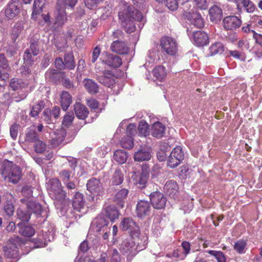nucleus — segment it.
Returning a JSON list of instances; mask_svg holds the SVG:
<instances>
[{
    "mask_svg": "<svg viewBox=\"0 0 262 262\" xmlns=\"http://www.w3.org/2000/svg\"><path fill=\"white\" fill-rule=\"evenodd\" d=\"M149 178V170L146 168H142V171L141 174L137 177L136 183L140 188L145 187L147 180Z\"/></svg>",
    "mask_w": 262,
    "mask_h": 262,
    "instance_id": "nucleus-28",
    "label": "nucleus"
},
{
    "mask_svg": "<svg viewBox=\"0 0 262 262\" xmlns=\"http://www.w3.org/2000/svg\"><path fill=\"white\" fill-rule=\"evenodd\" d=\"M165 4L167 8L172 11L177 10L178 7L177 0H165Z\"/></svg>",
    "mask_w": 262,
    "mask_h": 262,
    "instance_id": "nucleus-58",
    "label": "nucleus"
},
{
    "mask_svg": "<svg viewBox=\"0 0 262 262\" xmlns=\"http://www.w3.org/2000/svg\"><path fill=\"white\" fill-rule=\"evenodd\" d=\"M39 48L38 42L36 41H31L29 48L26 49L24 55V59L27 64H31L33 60L32 56H36L38 54Z\"/></svg>",
    "mask_w": 262,
    "mask_h": 262,
    "instance_id": "nucleus-8",
    "label": "nucleus"
},
{
    "mask_svg": "<svg viewBox=\"0 0 262 262\" xmlns=\"http://www.w3.org/2000/svg\"><path fill=\"white\" fill-rule=\"evenodd\" d=\"M148 125L144 121H141L138 126V134L140 136L145 137L148 134Z\"/></svg>",
    "mask_w": 262,
    "mask_h": 262,
    "instance_id": "nucleus-47",
    "label": "nucleus"
},
{
    "mask_svg": "<svg viewBox=\"0 0 262 262\" xmlns=\"http://www.w3.org/2000/svg\"><path fill=\"white\" fill-rule=\"evenodd\" d=\"M20 4L18 1H13L8 4L5 10V15L8 19H12L19 12Z\"/></svg>",
    "mask_w": 262,
    "mask_h": 262,
    "instance_id": "nucleus-12",
    "label": "nucleus"
},
{
    "mask_svg": "<svg viewBox=\"0 0 262 262\" xmlns=\"http://www.w3.org/2000/svg\"><path fill=\"white\" fill-rule=\"evenodd\" d=\"M113 159L119 164H123L127 159V152L123 150H117L114 152Z\"/></svg>",
    "mask_w": 262,
    "mask_h": 262,
    "instance_id": "nucleus-35",
    "label": "nucleus"
},
{
    "mask_svg": "<svg viewBox=\"0 0 262 262\" xmlns=\"http://www.w3.org/2000/svg\"><path fill=\"white\" fill-rule=\"evenodd\" d=\"M196 6L201 9L205 10L208 7L206 0H193Z\"/></svg>",
    "mask_w": 262,
    "mask_h": 262,
    "instance_id": "nucleus-63",
    "label": "nucleus"
},
{
    "mask_svg": "<svg viewBox=\"0 0 262 262\" xmlns=\"http://www.w3.org/2000/svg\"><path fill=\"white\" fill-rule=\"evenodd\" d=\"M35 150L37 153H42L46 149V145L42 141L37 140L34 144Z\"/></svg>",
    "mask_w": 262,
    "mask_h": 262,
    "instance_id": "nucleus-53",
    "label": "nucleus"
},
{
    "mask_svg": "<svg viewBox=\"0 0 262 262\" xmlns=\"http://www.w3.org/2000/svg\"><path fill=\"white\" fill-rule=\"evenodd\" d=\"M105 214L111 221L114 222L119 217L118 210L114 206H110L105 208Z\"/></svg>",
    "mask_w": 262,
    "mask_h": 262,
    "instance_id": "nucleus-36",
    "label": "nucleus"
},
{
    "mask_svg": "<svg viewBox=\"0 0 262 262\" xmlns=\"http://www.w3.org/2000/svg\"><path fill=\"white\" fill-rule=\"evenodd\" d=\"M128 193V190L125 188L122 189L116 193L115 196V201L118 203L120 208L123 207L124 200H126Z\"/></svg>",
    "mask_w": 262,
    "mask_h": 262,
    "instance_id": "nucleus-33",
    "label": "nucleus"
},
{
    "mask_svg": "<svg viewBox=\"0 0 262 262\" xmlns=\"http://www.w3.org/2000/svg\"><path fill=\"white\" fill-rule=\"evenodd\" d=\"M138 235H132V238L135 241V247L137 248V252L140 251L145 248L147 244V237L140 233L139 231L137 232Z\"/></svg>",
    "mask_w": 262,
    "mask_h": 262,
    "instance_id": "nucleus-20",
    "label": "nucleus"
},
{
    "mask_svg": "<svg viewBox=\"0 0 262 262\" xmlns=\"http://www.w3.org/2000/svg\"><path fill=\"white\" fill-rule=\"evenodd\" d=\"M243 5L247 12H253L255 10V6L250 0H243Z\"/></svg>",
    "mask_w": 262,
    "mask_h": 262,
    "instance_id": "nucleus-54",
    "label": "nucleus"
},
{
    "mask_svg": "<svg viewBox=\"0 0 262 262\" xmlns=\"http://www.w3.org/2000/svg\"><path fill=\"white\" fill-rule=\"evenodd\" d=\"M160 46L162 51L169 55H174L178 51V45L176 40L170 37L164 36L161 38Z\"/></svg>",
    "mask_w": 262,
    "mask_h": 262,
    "instance_id": "nucleus-6",
    "label": "nucleus"
},
{
    "mask_svg": "<svg viewBox=\"0 0 262 262\" xmlns=\"http://www.w3.org/2000/svg\"><path fill=\"white\" fill-rule=\"evenodd\" d=\"M48 189L51 198L62 204L66 198V193L62 190L60 182L56 179L51 180Z\"/></svg>",
    "mask_w": 262,
    "mask_h": 262,
    "instance_id": "nucleus-3",
    "label": "nucleus"
},
{
    "mask_svg": "<svg viewBox=\"0 0 262 262\" xmlns=\"http://www.w3.org/2000/svg\"><path fill=\"white\" fill-rule=\"evenodd\" d=\"M38 139L37 134L35 131L34 126L31 127L26 134L25 141L35 142Z\"/></svg>",
    "mask_w": 262,
    "mask_h": 262,
    "instance_id": "nucleus-39",
    "label": "nucleus"
},
{
    "mask_svg": "<svg viewBox=\"0 0 262 262\" xmlns=\"http://www.w3.org/2000/svg\"><path fill=\"white\" fill-rule=\"evenodd\" d=\"M209 13L210 20L214 23H217L222 18V10L216 6L211 7L209 10Z\"/></svg>",
    "mask_w": 262,
    "mask_h": 262,
    "instance_id": "nucleus-25",
    "label": "nucleus"
},
{
    "mask_svg": "<svg viewBox=\"0 0 262 262\" xmlns=\"http://www.w3.org/2000/svg\"><path fill=\"white\" fill-rule=\"evenodd\" d=\"M111 261L110 262H121V258L118 251L114 249L110 250Z\"/></svg>",
    "mask_w": 262,
    "mask_h": 262,
    "instance_id": "nucleus-55",
    "label": "nucleus"
},
{
    "mask_svg": "<svg viewBox=\"0 0 262 262\" xmlns=\"http://www.w3.org/2000/svg\"><path fill=\"white\" fill-rule=\"evenodd\" d=\"M21 192L24 196L28 198L32 196L33 193L32 188L29 186L23 187Z\"/></svg>",
    "mask_w": 262,
    "mask_h": 262,
    "instance_id": "nucleus-62",
    "label": "nucleus"
},
{
    "mask_svg": "<svg viewBox=\"0 0 262 262\" xmlns=\"http://www.w3.org/2000/svg\"><path fill=\"white\" fill-rule=\"evenodd\" d=\"M247 242L246 240L240 239L234 243V249L239 254H244L247 250Z\"/></svg>",
    "mask_w": 262,
    "mask_h": 262,
    "instance_id": "nucleus-38",
    "label": "nucleus"
},
{
    "mask_svg": "<svg viewBox=\"0 0 262 262\" xmlns=\"http://www.w3.org/2000/svg\"><path fill=\"white\" fill-rule=\"evenodd\" d=\"M96 79L98 82L107 87L112 86L114 82L112 72L109 70L104 71L102 75H97Z\"/></svg>",
    "mask_w": 262,
    "mask_h": 262,
    "instance_id": "nucleus-22",
    "label": "nucleus"
},
{
    "mask_svg": "<svg viewBox=\"0 0 262 262\" xmlns=\"http://www.w3.org/2000/svg\"><path fill=\"white\" fill-rule=\"evenodd\" d=\"M121 26L127 33H130L136 30L134 20L141 21L143 16L133 6H127L118 13Z\"/></svg>",
    "mask_w": 262,
    "mask_h": 262,
    "instance_id": "nucleus-1",
    "label": "nucleus"
},
{
    "mask_svg": "<svg viewBox=\"0 0 262 262\" xmlns=\"http://www.w3.org/2000/svg\"><path fill=\"white\" fill-rule=\"evenodd\" d=\"M59 178L64 183H66L70 181L72 177L71 176V171L64 169L59 172Z\"/></svg>",
    "mask_w": 262,
    "mask_h": 262,
    "instance_id": "nucleus-52",
    "label": "nucleus"
},
{
    "mask_svg": "<svg viewBox=\"0 0 262 262\" xmlns=\"http://www.w3.org/2000/svg\"><path fill=\"white\" fill-rule=\"evenodd\" d=\"M74 110L76 117L81 120H84L89 114L87 107L80 103H76L74 105Z\"/></svg>",
    "mask_w": 262,
    "mask_h": 262,
    "instance_id": "nucleus-26",
    "label": "nucleus"
},
{
    "mask_svg": "<svg viewBox=\"0 0 262 262\" xmlns=\"http://www.w3.org/2000/svg\"><path fill=\"white\" fill-rule=\"evenodd\" d=\"M108 222L104 216L99 215L93 221L91 227L96 232L107 230Z\"/></svg>",
    "mask_w": 262,
    "mask_h": 262,
    "instance_id": "nucleus-16",
    "label": "nucleus"
},
{
    "mask_svg": "<svg viewBox=\"0 0 262 262\" xmlns=\"http://www.w3.org/2000/svg\"><path fill=\"white\" fill-rule=\"evenodd\" d=\"M208 253L215 257L217 262H226V257L221 251L209 250Z\"/></svg>",
    "mask_w": 262,
    "mask_h": 262,
    "instance_id": "nucleus-50",
    "label": "nucleus"
},
{
    "mask_svg": "<svg viewBox=\"0 0 262 262\" xmlns=\"http://www.w3.org/2000/svg\"><path fill=\"white\" fill-rule=\"evenodd\" d=\"M103 0H84L85 6L90 9H93L95 8L97 5Z\"/></svg>",
    "mask_w": 262,
    "mask_h": 262,
    "instance_id": "nucleus-57",
    "label": "nucleus"
},
{
    "mask_svg": "<svg viewBox=\"0 0 262 262\" xmlns=\"http://www.w3.org/2000/svg\"><path fill=\"white\" fill-rule=\"evenodd\" d=\"M120 250L123 253L128 255H135L137 253V248L135 247V241L131 237L122 241Z\"/></svg>",
    "mask_w": 262,
    "mask_h": 262,
    "instance_id": "nucleus-9",
    "label": "nucleus"
},
{
    "mask_svg": "<svg viewBox=\"0 0 262 262\" xmlns=\"http://www.w3.org/2000/svg\"><path fill=\"white\" fill-rule=\"evenodd\" d=\"M56 13L54 23L55 27H61L67 20L66 10L56 5Z\"/></svg>",
    "mask_w": 262,
    "mask_h": 262,
    "instance_id": "nucleus-18",
    "label": "nucleus"
},
{
    "mask_svg": "<svg viewBox=\"0 0 262 262\" xmlns=\"http://www.w3.org/2000/svg\"><path fill=\"white\" fill-rule=\"evenodd\" d=\"M184 16L189 21L191 24L199 28L203 27V19L201 15L195 11L193 7L192 9H188L187 4H186L184 6Z\"/></svg>",
    "mask_w": 262,
    "mask_h": 262,
    "instance_id": "nucleus-4",
    "label": "nucleus"
},
{
    "mask_svg": "<svg viewBox=\"0 0 262 262\" xmlns=\"http://www.w3.org/2000/svg\"><path fill=\"white\" fill-rule=\"evenodd\" d=\"M193 39L198 46H203L208 43L207 34L201 31H197L193 34Z\"/></svg>",
    "mask_w": 262,
    "mask_h": 262,
    "instance_id": "nucleus-27",
    "label": "nucleus"
},
{
    "mask_svg": "<svg viewBox=\"0 0 262 262\" xmlns=\"http://www.w3.org/2000/svg\"><path fill=\"white\" fill-rule=\"evenodd\" d=\"M1 174L4 180L15 184L20 179L21 172L18 166L7 161L3 165Z\"/></svg>",
    "mask_w": 262,
    "mask_h": 262,
    "instance_id": "nucleus-2",
    "label": "nucleus"
},
{
    "mask_svg": "<svg viewBox=\"0 0 262 262\" xmlns=\"http://www.w3.org/2000/svg\"><path fill=\"white\" fill-rule=\"evenodd\" d=\"M165 130L166 127L164 124L158 121L152 124L151 132L154 137L160 138L164 136Z\"/></svg>",
    "mask_w": 262,
    "mask_h": 262,
    "instance_id": "nucleus-23",
    "label": "nucleus"
},
{
    "mask_svg": "<svg viewBox=\"0 0 262 262\" xmlns=\"http://www.w3.org/2000/svg\"><path fill=\"white\" fill-rule=\"evenodd\" d=\"M11 137L14 140L16 139L18 134V126L16 124L12 125L10 128Z\"/></svg>",
    "mask_w": 262,
    "mask_h": 262,
    "instance_id": "nucleus-64",
    "label": "nucleus"
},
{
    "mask_svg": "<svg viewBox=\"0 0 262 262\" xmlns=\"http://www.w3.org/2000/svg\"><path fill=\"white\" fill-rule=\"evenodd\" d=\"M224 50V46L222 43L216 42L212 45L209 48V54L213 56L217 54H222Z\"/></svg>",
    "mask_w": 262,
    "mask_h": 262,
    "instance_id": "nucleus-44",
    "label": "nucleus"
},
{
    "mask_svg": "<svg viewBox=\"0 0 262 262\" xmlns=\"http://www.w3.org/2000/svg\"><path fill=\"white\" fill-rule=\"evenodd\" d=\"M60 112V109L58 106H54L52 110L47 108L43 112L44 119L48 123H50L53 121V119L56 120L59 118Z\"/></svg>",
    "mask_w": 262,
    "mask_h": 262,
    "instance_id": "nucleus-19",
    "label": "nucleus"
},
{
    "mask_svg": "<svg viewBox=\"0 0 262 262\" xmlns=\"http://www.w3.org/2000/svg\"><path fill=\"white\" fill-rule=\"evenodd\" d=\"M7 196L10 200L4 205V209L7 215L11 216L13 214L14 210L13 202L12 201L13 198L10 194H7Z\"/></svg>",
    "mask_w": 262,
    "mask_h": 262,
    "instance_id": "nucleus-41",
    "label": "nucleus"
},
{
    "mask_svg": "<svg viewBox=\"0 0 262 262\" xmlns=\"http://www.w3.org/2000/svg\"><path fill=\"white\" fill-rule=\"evenodd\" d=\"M124 179V175L121 170L117 169L114 173L112 178V184L113 185L121 184Z\"/></svg>",
    "mask_w": 262,
    "mask_h": 262,
    "instance_id": "nucleus-42",
    "label": "nucleus"
},
{
    "mask_svg": "<svg viewBox=\"0 0 262 262\" xmlns=\"http://www.w3.org/2000/svg\"><path fill=\"white\" fill-rule=\"evenodd\" d=\"M121 229L124 231H128L131 234L138 235L137 232L139 228L136 223L130 218H125L121 223Z\"/></svg>",
    "mask_w": 262,
    "mask_h": 262,
    "instance_id": "nucleus-11",
    "label": "nucleus"
},
{
    "mask_svg": "<svg viewBox=\"0 0 262 262\" xmlns=\"http://www.w3.org/2000/svg\"><path fill=\"white\" fill-rule=\"evenodd\" d=\"M149 197L154 208L161 209L165 206L167 199L162 193L155 191L150 194Z\"/></svg>",
    "mask_w": 262,
    "mask_h": 262,
    "instance_id": "nucleus-7",
    "label": "nucleus"
},
{
    "mask_svg": "<svg viewBox=\"0 0 262 262\" xmlns=\"http://www.w3.org/2000/svg\"><path fill=\"white\" fill-rule=\"evenodd\" d=\"M77 3V0H57L56 5L66 9L67 6L74 8Z\"/></svg>",
    "mask_w": 262,
    "mask_h": 262,
    "instance_id": "nucleus-46",
    "label": "nucleus"
},
{
    "mask_svg": "<svg viewBox=\"0 0 262 262\" xmlns=\"http://www.w3.org/2000/svg\"><path fill=\"white\" fill-rule=\"evenodd\" d=\"M67 135L66 130L63 128L56 130L51 141V144L54 147L60 145L64 140Z\"/></svg>",
    "mask_w": 262,
    "mask_h": 262,
    "instance_id": "nucleus-24",
    "label": "nucleus"
},
{
    "mask_svg": "<svg viewBox=\"0 0 262 262\" xmlns=\"http://www.w3.org/2000/svg\"><path fill=\"white\" fill-rule=\"evenodd\" d=\"M27 207L30 211L34 213L40 214L42 207L40 204L33 201H29L27 203Z\"/></svg>",
    "mask_w": 262,
    "mask_h": 262,
    "instance_id": "nucleus-45",
    "label": "nucleus"
},
{
    "mask_svg": "<svg viewBox=\"0 0 262 262\" xmlns=\"http://www.w3.org/2000/svg\"><path fill=\"white\" fill-rule=\"evenodd\" d=\"M121 144L123 148L130 149L133 146V140L132 137L127 136L122 138L121 141Z\"/></svg>",
    "mask_w": 262,
    "mask_h": 262,
    "instance_id": "nucleus-48",
    "label": "nucleus"
},
{
    "mask_svg": "<svg viewBox=\"0 0 262 262\" xmlns=\"http://www.w3.org/2000/svg\"><path fill=\"white\" fill-rule=\"evenodd\" d=\"M104 63L110 67L116 68L122 64V59L118 56L110 54L107 56Z\"/></svg>",
    "mask_w": 262,
    "mask_h": 262,
    "instance_id": "nucleus-29",
    "label": "nucleus"
},
{
    "mask_svg": "<svg viewBox=\"0 0 262 262\" xmlns=\"http://www.w3.org/2000/svg\"><path fill=\"white\" fill-rule=\"evenodd\" d=\"M74 118V116L72 113L67 112L62 120V125L66 127L70 126L72 124Z\"/></svg>",
    "mask_w": 262,
    "mask_h": 262,
    "instance_id": "nucleus-51",
    "label": "nucleus"
},
{
    "mask_svg": "<svg viewBox=\"0 0 262 262\" xmlns=\"http://www.w3.org/2000/svg\"><path fill=\"white\" fill-rule=\"evenodd\" d=\"M223 26L226 30H232L238 28L242 24L241 20L236 16H228L223 19Z\"/></svg>",
    "mask_w": 262,
    "mask_h": 262,
    "instance_id": "nucleus-13",
    "label": "nucleus"
},
{
    "mask_svg": "<svg viewBox=\"0 0 262 262\" xmlns=\"http://www.w3.org/2000/svg\"><path fill=\"white\" fill-rule=\"evenodd\" d=\"M153 75L157 80L162 81L166 76V70L163 66H158L153 70Z\"/></svg>",
    "mask_w": 262,
    "mask_h": 262,
    "instance_id": "nucleus-37",
    "label": "nucleus"
},
{
    "mask_svg": "<svg viewBox=\"0 0 262 262\" xmlns=\"http://www.w3.org/2000/svg\"><path fill=\"white\" fill-rule=\"evenodd\" d=\"M8 66L4 54H0V72H7Z\"/></svg>",
    "mask_w": 262,
    "mask_h": 262,
    "instance_id": "nucleus-56",
    "label": "nucleus"
},
{
    "mask_svg": "<svg viewBox=\"0 0 262 262\" xmlns=\"http://www.w3.org/2000/svg\"><path fill=\"white\" fill-rule=\"evenodd\" d=\"M16 214L17 218L23 222H28L30 218V212L24 211L21 209H18L17 210Z\"/></svg>",
    "mask_w": 262,
    "mask_h": 262,
    "instance_id": "nucleus-49",
    "label": "nucleus"
},
{
    "mask_svg": "<svg viewBox=\"0 0 262 262\" xmlns=\"http://www.w3.org/2000/svg\"><path fill=\"white\" fill-rule=\"evenodd\" d=\"M84 87L87 91L91 94H96L99 92L98 84L91 79H85L83 80Z\"/></svg>",
    "mask_w": 262,
    "mask_h": 262,
    "instance_id": "nucleus-30",
    "label": "nucleus"
},
{
    "mask_svg": "<svg viewBox=\"0 0 262 262\" xmlns=\"http://www.w3.org/2000/svg\"><path fill=\"white\" fill-rule=\"evenodd\" d=\"M167 256L169 257H173L181 260L184 259L186 257L181 251L178 249L174 250L171 256L169 254H167Z\"/></svg>",
    "mask_w": 262,
    "mask_h": 262,
    "instance_id": "nucleus-60",
    "label": "nucleus"
},
{
    "mask_svg": "<svg viewBox=\"0 0 262 262\" xmlns=\"http://www.w3.org/2000/svg\"><path fill=\"white\" fill-rule=\"evenodd\" d=\"M184 153L182 147L177 146L171 151L167 160V166L170 168H173L177 167L184 160Z\"/></svg>",
    "mask_w": 262,
    "mask_h": 262,
    "instance_id": "nucleus-5",
    "label": "nucleus"
},
{
    "mask_svg": "<svg viewBox=\"0 0 262 262\" xmlns=\"http://www.w3.org/2000/svg\"><path fill=\"white\" fill-rule=\"evenodd\" d=\"M61 104L63 111H66L72 102V98L70 94L66 91L60 95Z\"/></svg>",
    "mask_w": 262,
    "mask_h": 262,
    "instance_id": "nucleus-31",
    "label": "nucleus"
},
{
    "mask_svg": "<svg viewBox=\"0 0 262 262\" xmlns=\"http://www.w3.org/2000/svg\"><path fill=\"white\" fill-rule=\"evenodd\" d=\"M151 207L148 202L141 200L136 205V213L138 217L142 218L148 215L150 211Z\"/></svg>",
    "mask_w": 262,
    "mask_h": 262,
    "instance_id": "nucleus-14",
    "label": "nucleus"
},
{
    "mask_svg": "<svg viewBox=\"0 0 262 262\" xmlns=\"http://www.w3.org/2000/svg\"><path fill=\"white\" fill-rule=\"evenodd\" d=\"M111 48L113 52L121 55L127 54L129 51L128 47L122 41H114L111 45Z\"/></svg>",
    "mask_w": 262,
    "mask_h": 262,
    "instance_id": "nucleus-17",
    "label": "nucleus"
},
{
    "mask_svg": "<svg viewBox=\"0 0 262 262\" xmlns=\"http://www.w3.org/2000/svg\"><path fill=\"white\" fill-rule=\"evenodd\" d=\"M100 53V49L98 46L96 47L94 49L93 53H92V56L91 59V61L92 63H94L98 58L99 56Z\"/></svg>",
    "mask_w": 262,
    "mask_h": 262,
    "instance_id": "nucleus-61",
    "label": "nucleus"
},
{
    "mask_svg": "<svg viewBox=\"0 0 262 262\" xmlns=\"http://www.w3.org/2000/svg\"><path fill=\"white\" fill-rule=\"evenodd\" d=\"M72 206L74 210L80 212L84 208L85 201L82 193L76 192L72 200Z\"/></svg>",
    "mask_w": 262,
    "mask_h": 262,
    "instance_id": "nucleus-21",
    "label": "nucleus"
},
{
    "mask_svg": "<svg viewBox=\"0 0 262 262\" xmlns=\"http://www.w3.org/2000/svg\"><path fill=\"white\" fill-rule=\"evenodd\" d=\"M27 85V83L24 82L21 79L13 78L11 80L10 82V86L14 91L25 88Z\"/></svg>",
    "mask_w": 262,
    "mask_h": 262,
    "instance_id": "nucleus-40",
    "label": "nucleus"
},
{
    "mask_svg": "<svg viewBox=\"0 0 262 262\" xmlns=\"http://www.w3.org/2000/svg\"><path fill=\"white\" fill-rule=\"evenodd\" d=\"M64 65H65V68L69 70H73L75 68V63L72 54L68 53L65 55L64 58Z\"/></svg>",
    "mask_w": 262,
    "mask_h": 262,
    "instance_id": "nucleus-43",
    "label": "nucleus"
},
{
    "mask_svg": "<svg viewBox=\"0 0 262 262\" xmlns=\"http://www.w3.org/2000/svg\"><path fill=\"white\" fill-rule=\"evenodd\" d=\"M151 158V154L149 151L141 149L136 152L134 154V159L136 161L141 162L148 161Z\"/></svg>",
    "mask_w": 262,
    "mask_h": 262,
    "instance_id": "nucleus-32",
    "label": "nucleus"
},
{
    "mask_svg": "<svg viewBox=\"0 0 262 262\" xmlns=\"http://www.w3.org/2000/svg\"><path fill=\"white\" fill-rule=\"evenodd\" d=\"M164 189L167 195L175 199L179 194V186L174 180L167 181L164 185Z\"/></svg>",
    "mask_w": 262,
    "mask_h": 262,
    "instance_id": "nucleus-15",
    "label": "nucleus"
},
{
    "mask_svg": "<svg viewBox=\"0 0 262 262\" xmlns=\"http://www.w3.org/2000/svg\"><path fill=\"white\" fill-rule=\"evenodd\" d=\"M17 226L19 228V233L24 236L30 237L33 235L35 233L34 229L30 226H25L19 223L17 224Z\"/></svg>",
    "mask_w": 262,
    "mask_h": 262,
    "instance_id": "nucleus-34",
    "label": "nucleus"
},
{
    "mask_svg": "<svg viewBox=\"0 0 262 262\" xmlns=\"http://www.w3.org/2000/svg\"><path fill=\"white\" fill-rule=\"evenodd\" d=\"M88 190L93 195H101L103 191L102 184L100 181L96 178H93L88 181L86 184ZM93 199L94 196H93Z\"/></svg>",
    "mask_w": 262,
    "mask_h": 262,
    "instance_id": "nucleus-10",
    "label": "nucleus"
},
{
    "mask_svg": "<svg viewBox=\"0 0 262 262\" xmlns=\"http://www.w3.org/2000/svg\"><path fill=\"white\" fill-rule=\"evenodd\" d=\"M41 1L42 0H34L33 4V11L32 12L33 15L39 13L41 11V9L43 6V4L41 5Z\"/></svg>",
    "mask_w": 262,
    "mask_h": 262,
    "instance_id": "nucleus-59",
    "label": "nucleus"
}]
</instances>
